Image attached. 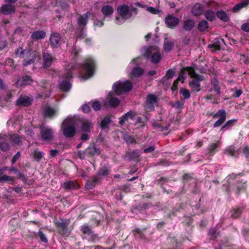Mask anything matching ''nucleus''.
<instances>
[{"label": "nucleus", "instance_id": "obj_1", "mask_svg": "<svg viewBox=\"0 0 249 249\" xmlns=\"http://www.w3.org/2000/svg\"><path fill=\"white\" fill-rule=\"evenodd\" d=\"M117 12L120 17H116L115 23L121 25L124 23L126 20L130 19L133 16L137 15L138 9L132 5L129 6L127 5L122 4L118 7Z\"/></svg>", "mask_w": 249, "mask_h": 249}, {"label": "nucleus", "instance_id": "obj_2", "mask_svg": "<svg viewBox=\"0 0 249 249\" xmlns=\"http://www.w3.org/2000/svg\"><path fill=\"white\" fill-rule=\"evenodd\" d=\"M33 54L31 53L29 49H23V48L19 47L15 51V55L23 59V65L27 66L33 63L36 59V57H39L40 53L37 51L33 52Z\"/></svg>", "mask_w": 249, "mask_h": 249}, {"label": "nucleus", "instance_id": "obj_3", "mask_svg": "<svg viewBox=\"0 0 249 249\" xmlns=\"http://www.w3.org/2000/svg\"><path fill=\"white\" fill-rule=\"evenodd\" d=\"M142 55L146 58H150L152 63H158L161 59V54L159 48L156 46L143 47L142 50Z\"/></svg>", "mask_w": 249, "mask_h": 249}, {"label": "nucleus", "instance_id": "obj_4", "mask_svg": "<svg viewBox=\"0 0 249 249\" xmlns=\"http://www.w3.org/2000/svg\"><path fill=\"white\" fill-rule=\"evenodd\" d=\"M189 75L193 78L189 83L191 90L194 92H198L200 90V82L204 80V77L202 75L197 74L194 69H189Z\"/></svg>", "mask_w": 249, "mask_h": 249}, {"label": "nucleus", "instance_id": "obj_5", "mask_svg": "<svg viewBox=\"0 0 249 249\" xmlns=\"http://www.w3.org/2000/svg\"><path fill=\"white\" fill-rule=\"evenodd\" d=\"M132 88V83L127 80L124 82H116L113 85V89L117 95L122 94L124 91H129Z\"/></svg>", "mask_w": 249, "mask_h": 249}, {"label": "nucleus", "instance_id": "obj_6", "mask_svg": "<svg viewBox=\"0 0 249 249\" xmlns=\"http://www.w3.org/2000/svg\"><path fill=\"white\" fill-rule=\"evenodd\" d=\"M71 120L68 118L65 119L62 124V129L64 135L66 137H72L75 134L76 131L75 127L70 125Z\"/></svg>", "mask_w": 249, "mask_h": 249}, {"label": "nucleus", "instance_id": "obj_7", "mask_svg": "<svg viewBox=\"0 0 249 249\" xmlns=\"http://www.w3.org/2000/svg\"><path fill=\"white\" fill-rule=\"evenodd\" d=\"M95 67V63L91 58H87L84 64V68L87 73V75H82L81 78L84 80L88 79L92 76L93 74V70Z\"/></svg>", "mask_w": 249, "mask_h": 249}, {"label": "nucleus", "instance_id": "obj_8", "mask_svg": "<svg viewBox=\"0 0 249 249\" xmlns=\"http://www.w3.org/2000/svg\"><path fill=\"white\" fill-rule=\"evenodd\" d=\"M41 139L44 141L50 142L53 139V132L51 128L41 127L40 130Z\"/></svg>", "mask_w": 249, "mask_h": 249}, {"label": "nucleus", "instance_id": "obj_9", "mask_svg": "<svg viewBox=\"0 0 249 249\" xmlns=\"http://www.w3.org/2000/svg\"><path fill=\"white\" fill-rule=\"evenodd\" d=\"M38 86L39 89L41 91V96L45 97H49L51 93V84L48 81L42 80Z\"/></svg>", "mask_w": 249, "mask_h": 249}, {"label": "nucleus", "instance_id": "obj_10", "mask_svg": "<svg viewBox=\"0 0 249 249\" xmlns=\"http://www.w3.org/2000/svg\"><path fill=\"white\" fill-rule=\"evenodd\" d=\"M213 118H219V119L214 124L213 126L217 127L220 126L226 120V111L224 109L219 110L213 116Z\"/></svg>", "mask_w": 249, "mask_h": 249}, {"label": "nucleus", "instance_id": "obj_11", "mask_svg": "<svg viewBox=\"0 0 249 249\" xmlns=\"http://www.w3.org/2000/svg\"><path fill=\"white\" fill-rule=\"evenodd\" d=\"M49 42L53 48L59 46L62 42L60 34L55 32L52 33L49 39Z\"/></svg>", "mask_w": 249, "mask_h": 249}, {"label": "nucleus", "instance_id": "obj_12", "mask_svg": "<svg viewBox=\"0 0 249 249\" xmlns=\"http://www.w3.org/2000/svg\"><path fill=\"white\" fill-rule=\"evenodd\" d=\"M165 22L168 27L173 29L178 24L179 19L173 15H169L166 17Z\"/></svg>", "mask_w": 249, "mask_h": 249}, {"label": "nucleus", "instance_id": "obj_13", "mask_svg": "<svg viewBox=\"0 0 249 249\" xmlns=\"http://www.w3.org/2000/svg\"><path fill=\"white\" fill-rule=\"evenodd\" d=\"M71 77V71H68L66 75V80H63L59 84V89L64 91H68L71 88V85L68 81V79Z\"/></svg>", "mask_w": 249, "mask_h": 249}, {"label": "nucleus", "instance_id": "obj_14", "mask_svg": "<svg viewBox=\"0 0 249 249\" xmlns=\"http://www.w3.org/2000/svg\"><path fill=\"white\" fill-rule=\"evenodd\" d=\"M16 7L14 4L5 3L0 8V13L4 15H9L15 13Z\"/></svg>", "mask_w": 249, "mask_h": 249}, {"label": "nucleus", "instance_id": "obj_15", "mask_svg": "<svg viewBox=\"0 0 249 249\" xmlns=\"http://www.w3.org/2000/svg\"><path fill=\"white\" fill-rule=\"evenodd\" d=\"M33 82V79L29 75L22 76L20 79H18L15 83L16 86H24L31 84Z\"/></svg>", "mask_w": 249, "mask_h": 249}, {"label": "nucleus", "instance_id": "obj_16", "mask_svg": "<svg viewBox=\"0 0 249 249\" xmlns=\"http://www.w3.org/2000/svg\"><path fill=\"white\" fill-rule=\"evenodd\" d=\"M90 13L87 12L86 14L80 16L77 18V24L81 29H83L88 23V18Z\"/></svg>", "mask_w": 249, "mask_h": 249}, {"label": "nucleus", "instance_id": "obj_17", "mask_svg": "<svg viewBox=\"0 0 249 249\" xmlns=\"http://www.w3.org/2000/svg\"><path fill=\"white\" fill-rule=\"evenodd\" d=\"M81 130L85 132H89L93 126V124L89 120L82 119L81 120Z\"/></svg>", "mask_w": 249, "mask_h": 249}, {"label": "nucleus", "instance_id": "obj_18", "mask_svg": "<svg viewBox=\"0 0 249 249\" xmlns=\"http://www.w3.org/2000/svg\"><path fill=\"white\" fill-rule=\"evenodd\" d=\"M8 139V136L0 134V148L1 150L5 151L9 149V145L6 142Z\"/></svg>", "mask_w": 249, "mask_h": 249}, {"label": "nucleus", "instance_id": "obj_19", "mask_svg": "<svg viewBox=\"0 0 249 249\" xmlns=\"http://www.w3.org/2000/svg\"><path fill=\"white\" fill-rule=\"evenodd\" d=\"M114 9L112 6L105 5L101 8V12L104 16L103 20H105V18L110 17L113 13Z\"/></svg>", "mask_w": 249, "mask_h": 249}, {"label": "nucleus", "instance_id": "obj_20", "mask_svg": "<svg viewBox=\"0 0 249 249\" xmlns=\"http://www.w3.org/2000/svg\"><path fill=\"white\" fill-rule=\"evenodd\" d=\"M157 98L156 95L153 94H149L147 96L146 100V107L150 110H153L154 109L153 104L157 102Z\"/></svg>", "mask_w": 249, "mask_h": 249}, {"label": "nucleus", "instance_id": "obj_21", "mask_svg": "<svg viewBox=\"0 0 249 249\" xmlns=\"http://www.w3.org/2000/svg\"><path fill=\"white\" fill-rule=\"evenodd\" d=\"M211 84L212 86L210 89L209 91H212L214 90L218 95L220 94V89L217 79L213 78L211 81Z\"/></svg>", "mask_w": 249, "mask_h": 249}, {"label": "nucleus", "instance_id": "obj_22", "mask_svg": "<svg viewBox=\"0 0 249 249\" xmlns=\"http://www.w3.org/2000/svg\"><path fill=\"white\" fill-rule=\"evenodd\" d=\"M175 42L171 39L165 38L164 41V49L166 52H170L174 48Z\"/></svg>", "mask_w": 249, "mask_h": 249}, {"label": "nucleus", "instance_id": "obj_23", "mask_svg": "<svg viewBox=\"0 0 249 249\" xmlns=\"http://www.w3.org/2000/svg\"><path fill=\"white\" fill-rule=\"evenodd\" d=\"M43 59L44 61V67L48 68L51 65L54 58H53L49 53H44L43 54Z\"/></svg>", "mask_w": 249, "mask_h": 249}, {"label": "nucleus", "instance_id": "obj_24", "mask_svg": "<svg viewBox=\"0 0 249 249\" xmlns=\"http://www.w3.org/2000/svg\"><path fill=\"white\" fill-rule=\"evenodd\" d=\"M135 116V113L134 112L131 111H129L120 118L119 124L123 125L125 121L128 120L129 119H133Z\"/></svg>", "mask_w": 249, "mask_h": 249}, {"label": "nucleus", "instance_id": "obj_25", "mask_svg": "<svg viewBox=\"0 0 249 249\" xmlns=\"http://www.w3.org/2000/svg\"><path fill=\"white\" fill-rule=\"evenodd\" d=\"M46 36V33L43 31L34 32L31 35V38L34 40L43 39Z\"/></svg>", "mask_w": 249, "mask_h": 249}, {"label": "nucleus", "instance_id": "obj_26", "mask_svg": "<svg viewBox=\"0 0 249 249\" xmlns=\"http://www.w3.org/2000/svg\"><path fill=\"white\" fill-rule=\"evenodd\" d=\"M189 69H193L192 67H185L182 68L178 76V80L181 81L182 83L183 82L184 80L186 79L187 73L189 74Z\"/></svg>", "mask_w": 249, "mask_h": 249}, {"label": "nucleus", "instance_id": "obj_27", "mask_svg": "<svg viewBox=\"0 0 249 249\" xmlns=\"http://www.w3.org/2000/svg\"><path fill=\"white\" fill-rule=\"evenodd\" d=\"M31 103L30 98L27 97H20L17 101V104L18 106L27 107L30 105Z\"/></svg>", "mask_w": 249, "mask_h": 249}, {"label": "nucleus", "instance_id": "obj_28", "mask_svg": "<svg viewBox=\"0 0 249 249\" xmlns=\"http://www.w3.org/2000/svg\"><path fill=\"white\" fill-rule=\"evenodd\" d=\"M203 7L199 3L195 4L192 8V13L195 16H199L202 14Z\"/></svg>", "mask_w": 249, "mask_h": 249}, {"label": "nucleus", "instance_id": "obj_29", "mask_svg": "<svg viewBox=\"0 0 249 249\" xmlns=\"http://www.w3.org/2000/svg\"><path fill=\"white\" fill-rule=\"evenodd\" d=\"M152 125L154 129H156L159 131H163L167 130L168 129L170 124L168 123L165 125H161V124L158 123L156 121H153L152 122Z\"/></svg>", "mask_w": 249, "mask_h": 249}, {"label": "nucleus", "instance_id": "obj_30", "mask_svg": "<svg viewBox=\"0 0 249 249\" xmlns=\"http://www.w3.org/2000/svg\"><path fill=\"white\" fill-rule=\"evenodd\" d=\"M195 26V21L191 19L185 20L183 22V29L185 31H191Z\"/></svg>", "mask_w": 249, "mask_h": 249}, {"label": "nucleus", "instance_id": "obj_31", "mask_svg": "<svg viewBox=\"0 0 249 249\" xmlns=\"http://www.w3.org/2000/svg\"><path fill=\"white\" fill-rule=\"evenodd\" d=\"M216 16L219 19L224 22H227L230 20L228 15L222 10L218 11L216 12Z\"/></svg>", "mask_w": 249, "mask_h": 249}, {"label": "nucleus", "instance_id": "obj_32", "mask_svg": "<svg viewBox=\"0 0 249 249\" xmlns=\"http://www.w3.org/2000/svg\"><path fill=\"white\" fill-rule=\"evenodd\" d=\"M100 178L98 176L93 177L91 180L87 181L86 187L89 189H91L94 187L96 184L99 181Z\"/></svg>", "mask_w": 249, "mask_h": 249}, {"label": "nucleus", "instance_id": "obj_33", "mask_svg": "<svg viewBox=\"0 0 249 249\" xmlns=\"http://www.w3.org/2000/svg\"><path fill=\"white\" fill-rule=\"evenodd\" d=\"M112 96V93L110 92L108 94V97H110V99L109 100L108 103L109 105L113 107H115L118 106L120 103L119 100L116 97H111Z\"/></svg>", "mask_w": 249, "mask_h": 249}, {"label": "nucleus", "instance_id": "obj_34", "mask_svg": "<svg viewBox=\"0 0 249 249\" xmlns=\"http://www.w3.org/2000/svg\"><path fill=\"white\" fill-rule=\"evenodd\" d=\"M63 187L66 189H74L78 188V185L75 181H69L64 182Z\"/></svg>", "mask_w": 249, "mask_h": 249}, {"label": "nucleus", "instance_id": "obj_35", "mask_svg": "<svg viewBox=\"0 0 249 249\" xmlns=\"http://www.w3.org/2000/svg\"><path fill=\"white\" fill-rule=\"evenodd\" d=\"M249 4V0H246L240 3L235 5L232 8L234 12H237L243 7L247 6Z\"/></svg>", "mask_w": 249, "mask_h": 249}, {"label": "nucleus", "instance_id": "obj_36", "mask_svg": "<svg viewBox=\"0 0 249 249\" xmlns=\"http://www.w3.org/2000/svg\"><path fill=\"white\" fill-rule=\"evenodd\" d=\"M208 27V22L205 20H202L198 23V30L201 32H203L205 31Z\"/></svg>", "mask_w": 249, "mask_h": 249}, {"label": "nucleus", "instance_id": "obj_37", "mask_svg": "<svg viewBox=\"0 0 249 249\" xmlns=\"http://www.w3.org/2000/svg\"><path fill=\"white\" fill-rule=\"evenodd\" d=\"M205 17L209 21H212L215 18V14L213 11L208 10L205 12Z\"/></svg>", "mask_w": 249, "mask_h": 249}, {"label": "nucleus", "instance_id": "obj_38", "mask_svg": "<svg viewBox=\"0 0 249 249\" xmlns=\"http://www.w3.org/2000/svg\"><path fill=\"white\" fill-rule=\"evenodd\" d=\"M81 230L84 234L92 236V231L89 226L83 225L81 227Z\"/></svg>", "mask_w": 249, "mask_h": 249}, {"label": "nucleus", "instance_id": "obj_39", "mask_svg": "<svg viewBox=\"0 0 249 249\" xmlns=\"http://www.w3.org/2000/svg\"><path fill=\"white\" fill-rule=\"evenodd\" d=\"M111 122L110 117H105L101 121L100 125L102 128L106 129L108 127V125Z\"/></svg>", "mask_w": 249, "mask_h": 249}, {"label": "nucleus", "instance_id": "obj_40", "mask_svg": "<svg viewBox=\"0 0 249 249\" xmlns=\"http://www.w3.org/2000/svg\"><path fill=\"white\" fill-rule=\"evenodd\" d=\"M10 139L11 142L15 145H19L21 142V138L17 134L12 135Z\"/></svg>", "mask_w": 249, "mask_h": 249}, {"label": "nucleus", "instance_id": "obj_41", "mask_svg": "<svg viewBox=\"0 0 249 249\" xmlns=\"http://www.w3.org/2000/svg\"><path fill=\"white\" fill-rule=\"evenodd\" d=\"M56 112V111L53 108L47 106L44 109V113L46 116L52 117L53 116Z\"/></svg>", "mask_w": 249, "mask_h": 249}, {"label": "nucleus", "instance_id": "obj_42", "mask_svg": "<svg viewBox=\"0 0 249 249\" xmlns=\"http://www.w3.org/2000/svg\"><path fill=\"white\" fill-rule=\"evenodd\" d=\"M143 73V70L140 67H136L134 68L131 72V74L134 77H138L142 75Z\"/></svg>", "mask_w": 249, "mask_h": 249}, {"label": "nucleus", "instance_id": "obj_43", "mask_svg": "<svg viewBox=\"0 0 249 249\" xmlns=\"http://www.w3.org/2000/svg\"><path fill=\"white\" fill-rule=\"evenodd\" d=\"M140 156V153L138 150H134L127 153L126 156L129 160H131L133 159L137 158Z\"/></svg>", "mask_w": 249, "mask_h": 249}, {"label": "nucleus", "instance_id": "obj_44", "mask_svg": "<svg viewBox=\"0 0 249 249\" xmlns=\"http://www.w3.org/2000/svg\"><path fill=\"white\" fill-rule=\"evenodd\" d=\"M55 224L62 230H66L69 225V222L63 220L60 222H56Z\"/></svg>", "mask_w": 249, "mask_h": 249}, {"label": "nucleus", "instance_id": "obj_45", "mask_svg": "<svg viewBox=\"0 0 249 249\" xmlns=\"http://www.w3.org/2000/svg\"><path fill=\"white\" fill-rule=\"evenodd\" d=\"M243 208H238L236 209H234L232 212L231 216L233 218H236L238 217L243 212Z\"/></svg>", "mask_w": 249, "mask_h": 249}, {"label": "nucleus", "instance_id": "obj_46", "mask_svg": "<svg viewBox=\"0 0 249 249\" xmlns=\"http://www.w3.org/2000/svg\"><path fill=\"white\" fill-rule=\"evenodd\" d=\"M43 155L44 153L42 152L35 150L33 154L34 158L36 160L39 161L43 157Z\"/></svg>", "mask_w": 249, "mask_h": 249}, {"label": "nucleus", "instance_id": "obj_47", "mask_svg": "<svg viewBox=\"0 0 249 249\" xmlns=\"http://www.w3.org/2000/svg\"><path fill=\"white\" fill-rule=\"evenodd\" d=\"M209 47L212 49L213 51L220 50L221 48L220 40L215 41L212 45H210Z\"/></svg>", "mask_w": 249, "mask_h": 249}, {"label": "nucleus", "instance_id": "obj_48", "mask_svg": "<svg viewBox=\"0 0 249 249\" xmlns=\"http://www.w3.org/2000/svg\"><path fill=\"white\" fill-rule=\"evenodd\" d=\"M109 173V169L107 167L104 166L99 171L98 176L105 177Z\"/></svg>", "mask_w": 249, "mask_h": 249}, {"label": "nucleus", "instance_id": "obj_49", "mask_svg": "<svg viewBox=\"0 0 249 249\" xmlns=\"http://www.w3.org/2000/svg\"><path fill=\"white\" fill-rule=\"evenodd\" d=\"M175 74V71L172 69H170L167 71L166 75L164 76V77L167 78V79H171L173 78Z\"/></svg>", "mask_w": 249, "mask_h": 249}, {"label": "nucleus", "instance_id": "obj_50", "mask_svg": "<svg viewBox=\"0 0 249 249\" xmlns=\"http://www.w3.org/2000/svg\"><path fill=\"white\" fill-rule=\"evenodd\" d=\"M180 93L182 94L184 99H189L190 97V92L186 89H181L180 90Z\"/></svg>", "mask_w": 249, "mask_h": 249}, {"label": "nucleus", "instance_id": "obj_51", "mask_svg": "<svg viewBox=\"0 0 249 249\" xmlns=\"http://www.w3.org/2000/svg\"><path fill=\"white\" fill-rule=\"evenodd\" d=\"M226 152L228 155L231 156L236 157L238 155V153L237 151H235L232 147L227 148Z\"/></svg>", "mask_w": 249, "mask_h": 249}, {"label": "nucleus", "instance_id": "obj_52", "mask_svg": "<svg viewBox=\"0 0 249 249\" xmlns=\"http://www.w3.org/2000/svg\"><path fill=\"white\" fill-rule=\"evenodd\" d=\"M86 152L89 155H94L97 153V149L94 146L89 147L86 149Z\"/></svg>", "mask_w": 249, "mask_h": 249}, {"label": "nucleus", "instance_id": "obj_53", "mask_svg": "<svg viewBox=\"0 0 249 249\" xmlns=\"http://www.w3.org/2000/svg\"><path fill=\"white\" fill-rule=\"evenodd\" d=\"M218 146V142H216L210 145L208 147L209 153L213 155L214 152V150L216 149Z\"/></svg>", "mask_w": 249, "mask_h": 249}, {"label": "nucleus", "instance_id": "obj_54", "mask_svg": "<svg viewBox=\"0 0 249 249\" xmlns=\"http://www.w3.org/2000/svg\"><path fill=\"white\" fill-rule=\"evenodd\" d=\"M92 107L95 111H98L101 109V105L99 102L94 101L92 104Z\"/></svg>", "mask_w": 249, "mask_h": 249}, {"label": "nucleus", "instance_id": "obj_55", "mask_svg": "<svg viewBox=\"0 0 249 249\" xmlns=\"http://www.w3.org/2000/svg\"><path fill=\"white\" fill-rule=\"evenodd\" d=\"M38 236H39L41 241H42L43 242L47 243L48 242V239L46 237L45 235L41 231H38Z\"/></svg>", "mask_w": 249, "mask_h": 249}, {"label": "nucleus", "instance_id": "obj_56", "mask_svg": "<svg viewBox=\"0 0 249 249\" xmlns=\"http://www.w3.org/2000/svg\"><path fill=\"white\" fill-rule=\"evenodd\" d=\"M172 106L176 108L179 109L182 108L183 106V103L180 101H177L173 104Z\"/></svg>", "mask_w": 249, "mask_h": 249}, {"label": "nucleus", "instance_id": "obj_57", "mask_svg": "<svg viewBox=\"0 0 249 249\" xmlns=\"http://www.w3.org/2000/svg\"><path fill=\"white\" fill-rule=\"evenodd\" d=\"M236 121H237L236 119H232V120H229L228 122H226V123L225 124V125H223L221 127V130H223L227 126L232 125L233 123L236 122Z\"/></svg>", "mask_w": 249, "mask_h": 249}, {"label": "nucleus", "instance_id": "obj_58", "mask_svg": "<svg viewBox=\"0 0 249 249\" xmlns=\"http://www.w3.org/2000/svg\"><path fill=\"white\" fill-rule=\"evenodd\" d=\"M241 29L245 32H249V22L243 24L241 26Z\"/></svg>", "mask_w": 249, "mask_h": 249}, {"label": "nucleus", "instance_id": "obj_59", "mask_svg": "<svg viewBox=\"0 0 249 249\" xmlns=\"http://www.w3.org/2000/svg\"><path fill=\"white\" fill-rule=\"evenodd\" d=\"M124 139L127 143H133L135 141L132 138L128 135H125L124 136Z\"/></svg>", "mask_w": 249, "mask_h": 249}, {"label": "nucleus", "instance_id": "obj_60", "mask_svg": "<svg viewBox=\"0 0 249 249\" xmlns=\"http://www.w3.org/2000/svg\"><path fill=\"white\" fill-rule=\"evenodd\" d=\"M82 109L84 112L88 113L90 110V108L88 105L85 104L82 107Z\"/></svg>", "mask_w": 249, "mask_h": 249}, {"label": "nucleus", "instance_id": "obj_61", "mask_svg": "<svg viewBox=\"0 0 249 249\" xmlns=\"http://www.w3.org/2000/svg\"><path fill=\"white\" fill-rule=\"evenodd\" d=\"M86 151H78V155L80 159H84L85 158V154L86 153Z\"/></svg>", "mask_w": 249, "mask_h": 249}, {"label": "nucleus", "instance_id": "obj_62", "mask_svg": "<svg viewBox=\"0 0 249 249\" xmlns=\"http://www.w3.org/2000/svg\"><path fill=\"white\" fill-rule=\"evenodd\" d=\"M7 42L5 40H0V50H1L5 48L7 46Z\"/></svg>", "mask_w": 249, "mask_h": 249}, {"label": "nucleus", "instance_id": "obj_63", "mask_svg": "<svg viewBox=\"0 0 249 249\" xmlns=\"http://www.w3.org/2000/svg\"><path fill=\"white\" fill-rule=\"evenodd\" d=\"M242 93V91L241 89H237L236 90L233 95V97L234 98H237L239 97L241 94Z\"/></svg>", "mask_w": 249, "mask_h": 249}, {"label": "nucleus", "instance_id": "obj_64", "mask_svg": "<svg viewBox=\"0 0 249 249\" xmlns=\"http://www.w3.org/2000/svg\"><path fill=\"white\" fill-rule=\"evenodd\" d=\"M243 152L247 158L249 157V147H245L244 149Z\"/></svg>", "mask_w": 249, "mask_h": 249}]
</instances>
